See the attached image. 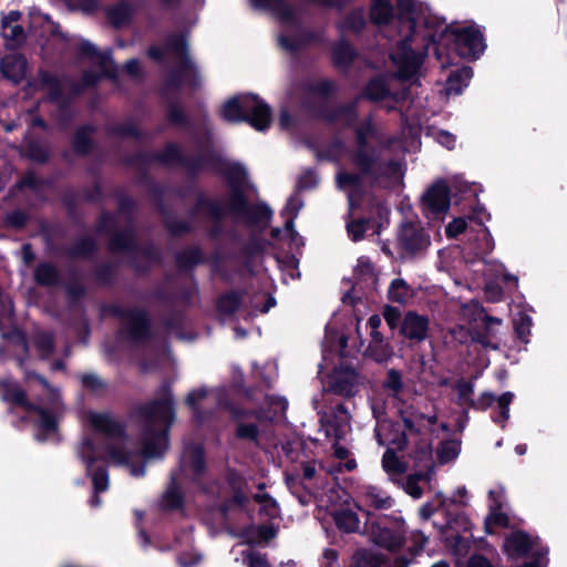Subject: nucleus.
Wrapping results in <instances>:
<instances>
[{
    "instance_id": "nucleus-1",
    "label": "nucleus",
    "mask_w": 567,
    "mask_h": 567,
    "mask_svg": "<svg viewBox=\"0 0 567 567\" xmlns=\"http://www.w3.org/2000/svg\"><path fill=\"white\" fill-rule=\"evenodd\" d=\"M174 419L173 398L168 391L159 400L141 408L138 423L143 449L138 452L124 435L122 426L109 414L87 412L85 422L92 433L79 445L78 455L92 476L95 494L109 487L105 468H95L99 460L105 458L111 464L124 466L132 476H143L146 461L161 457L167 451V433Z\"/></svg>"
},
{
    "instance_id": "nucleus-2",
    "label": "nucleus",
    "mask_w": 567,
    "mask_h": 567,
    "mask_svg": "<svg viewBox=\"0 0 567 567\" xmlns=\"http://www.w3.org/2000/svg\"><path fill=\"white\" fill-rule=\"evenodd\" d=\"M398 6L399 17L394 18L389 1L373 0L370 16L374 23L385 25V37L392 39L393 32H398L400 40L391 52V59L396 65L399 78L408 80L419 72L422 59L429 50L427 38L433 41V35H421L416 32L419 24L427 23V8L422 3L417 4L415 0H399Z\"/></svg>"
},
{
    "instance_id": "nucleus-3",
    "label": "nucleus",
    "mask_w": 567,
    "mask_h": 567,
    "mask_svg": "<svg viewBox=\"0 0 567 567\" xmlns=\"http://www.w3.org/2000/svg\"><path fill=\"white\" fill-rule=\"evenodd\" d=\"M374 136L375 131L370 123L358 131V152L353 156V164L360 169V173L340 172L337 175L338 187L348 194L351 208L359 204L360 194L371 177L378 179L385 187L399 185L403 177L401 163L390 162L382 166L378 162L374 151L368 148L369 140Z\"/></svg>"
},
{
    "instance_id": "nucleus-4",
    "label": "nucleus",
    "mask_w": 567,
    "mask_h": 567,
    "mask_svg": "<svg viewBox=\"0 0 567 567\" xmlns=\"http://www.w3.org/2000/svg\"><path fill=\"white\" fill-rule=\"evenodd\" d=\"M228 178L231 182L233 193L225 205L208 203L207 209L215 218H220L228 213L243 218L249 224L266 223L271 216V210L266 205L248 206L243 197L241 187L246 182V172L240 165L234 164L228 168Z\"/></svg>"
},
{
    "instance_id": "nucleus-5",
    "label": "nucleus",
    "mask_w": 567,
    "mask_h": 567,
    "mask_svg": "<svg viewBox=\"0 0 567 567\" xmlns=\"http://www.w3.org/2000/svg\"><path fill=\"white\" fill-rule=\"evenodd\" d=\"M0 394L4 401L22 406L27 412H33L37 415L35 423L39 432L37 440L44 441L49 434L54 433L56 415L60 409L58 394L52 393V403L50 408L44 405L35 406L27 401L25 393L12 382L0 383Z\"/></svg>"
},
{
    "instance_id": "nucleus-6",
    "label": "nucleus",
    "mask_w": 567,
    "mask_h": 567,
    "mask_svg": "<svg viewBox=\"0 0 567 567\" xmlns=\"http://www.w3.org/2000/svg\"><path fill=\"white\" fill-rule=\"evenodd\" d=\"M220 116L229 122L247 121L255 130L265 131L271 121L269 106L256 95L244 94L227 101Z\"/></svg>"
},
{
    "instance_id": "nucleus-7",
    "label": "nucleus",
    "mask_w": 567,
    "mask_h": 567,
    "mask_svg": "<svg viewBox=\"0 0 567 567\" xmlns=\"http://www.w3.org/2000/svg\"><path fill=\"white\" fill-rule=\"evenodd\" d=\"M148 55L154 60H174L178 63L173 74L175 84H195L197 73L195 65L186 55V41L183 35L171 37L164 48H151Z\"/></svg>"
},
{
    "instance_id": "nucleus-8",
    "label": "nucleus",
    "mask_w": 567,
    "mask_h": 567,
    "mask_svg": "<svg viewBox=\"0 0 567 567\" xmlns=\"http://www.w3.org/2000/svg\"><path fill=\"white\" fill-rule=\"evenodd\" d=\"M369 533L372 540L386 549L394 550L402 545L404 523L401 518L380 517L372 519L368 513Z\"/></svg>"
},
{
    "instance_id": "nucleus-9",
    "label": "nucleus",
    "mask_w": 567,
    "mask_h": 567,
    "mask_svg": "<svg viewBox=\"0 0 567 567\" xmlns=\"http://www.w3.org/2000/svg\"><path fill=\"white\" fill-rule=\"evenodd\" d=\"M447 35L453 38L454 50L461 58L476 59L484 51L483 35L474 27L456 28L451 30Z\"/></svg>"
},
{
    "instance_id": "nucleus-10",
    "label": "nucleus",
    "mask_w": 567,
    "mask_h": 567,
    "mask_svg": "<svg viewBox=\"0 0 567 567\" xmlns=\"http://www.w3.org/2000/svg\"><path fill=\"white\" fill-rule=\"evenodd\" d=\"M312 404L320 417V431H322L327 439L340 441L343 440L351 431L350 415L342 405H338L333 414L322 413L318 400L315 398Z\"/></svg>"
},
{
    "instance_id": "nucleus-11",
    "label": "nucleus",
    "mask_w": 567,
    "mask_h": 567,
    "mask_svg": "<svg viewBox=\"0 0 567 567\" xmlns=\"http://www.w3.org/2000/svg\"><path fill=\"white\" fill-rule=\"evenodd\" d=\"M373 416L377 420L375 439L380 445H392L402 450L406 444L405 434L384 417L383 403L377 400L371 402Z\"/></svg>"
},
{
    "instance_id": "nucleus-12",
    "label": "nucleus",
    "mask_w": 567,
    "mask_h": 567,
    "mask_svg": "<svg viewBox=\"0 0 567 567\" xmlns=\"http://www.w3.org/2000/svg\"><path fill=\"white\" fill-rule=\"evenodd\" d=\"M362 383L360 375L353 368L342 365L336 369L328 379L327 389L338 395H354Z\"/></svg>"
},
{
    "instance_id": "nucleus-13",
    "label": "nucleus",
    "mask_w": 567,
    "mask_h": 567,
    "mask_svg": "<svg viewBox=\"0 0 567 567\" xmlns=\"http://www.w3.org/2000/svg\"><path fill=\"white\" fill-rule=\"evenodd\" d=\"M450 206L449 188L444 182H439L423 195V208L432 218H441Z\"/></svg>"
},
{
    "instance_id": "nucleus-14",
    "label": "nucleus",
    "mask_w": 567,
    "mask_h": 567,
    "mask_svg": "<svg viewBox=\"0 0 567 567\" xmlns=\"http://www.w3.org/2000/svg\"><path fill=\"white\" fill-rule=\"evenodd\" d=\"M21 12L10 11L1 20V34L10 48L20 47L25 41V31L19 24Z\"/></svg>"
},
{
    "instance_id": "nucleus-15",
    "label": "nucleus",
    "mask_w": 567,
    "mask_h": 567,
    "mask_svg": "<svg viewBox=\"0 0 567 567\" xmlns=\"http://www.w3.org/2000/svg\"><path fill=\"white\" fill-rule=\"evenodd\" d=\"M399 243L408 252H415L425 248L430 240L417 225L413 223H405L400 229Z\"/></svg>"
},
{
    "instance_id": "nucleus-16",
    "label": "nucleus",
    "mask_w": 567,
    "mask_h": 567,
    "mask_svg": "<svg viewBox=\"0 0 567 567\" xmlns=\"http://www.w3.org/2000/svg\"><path fill=\"white\" fill-rule=\"evenodd\" d=\"M302 207V202L300 200V198L297 196V195H292L286 206H285V209H284V213L288 216V219L286 221V226H285V229L284 230H280V229H274L272 230V236L275 238L279 237V235L281 233L285 234V236H287L291 243V245L296 246V247H299L302 245V239L301 237L297 234V231L293 229V218L297 216L298 212L300 210V208Z\"/></svg>"
},
{
    "instance_id": "nucleus-17",
    "label": "nucleus",
    "mask_w": 567,
    "mask_h": 567,
    "mask_svg": "<svg viewBox=\"0 0 567 567\" xmlns=\"http://www.w3.org/2000/svg\"><path fill=\"white\" fill-rule=\"evenodd\" d=\"M429 320L415 312H408L401 326V332L409 339L421 341L426 338Z\"/></svg>"
},
{
    "instance_id": "nucleus-18",
    "label": "nucleus",
    "mask_w": 567,
    "mask_h": 567,
    "mask_svg": "<svg viewBox=\"0 0 567 567\" xmlns=\"http://www.w3.org/2000/svg\"><path fill=\"white\" fill-rule=\"evenodd\" d=\"M204 470L203 451L199 446L187 447L182 456V475L195 478Z\"/></svg>"
},
{
    "instance_id": "nucleus-19",
    "label": "nucleus",
    "mask_w": 567,
    "mask_h": 567,
    "mask_svg": "<svg viewBox=\"0 0 567 567\" xmlns=\"http://www.w3.org/2000/svg\"><path fill=\"white\" fill-rule=\"evenodd\" d=\"M359 495L369 505L377 509H388L394 504V501L384 491L370 484L359 487Z\"/></svg>"
},
{
    "instance_id": "nucleus-20",
    "label": "nucleus",
    "mask_w": 567,
    "mask_h": 567,
    "mask_svg": "<svg viewBox=\"0 0 567 567\" xmlns=\"http://www.w3.org/2000/svg\"><path fill=\"white\" fill-rule=\"evenodd\" d=\"M514 399V394L512 392H505L501 396L495 398L493 393L485 392L483 393L477 402L476 406L478 409H487L497 402V405L501 410L499 419H495V422L504 424L509 417V404Z\"/></svg>"
},
{
    "instance_id": "nucleus-21",
    "label": "nucleus",
    "mask_w": 567,
    "mask_h": 567,
    "mask_svg": "<svg viewBox=\"0 0 567 567\" xmlns=\"http://www.w3.org/2000/svg\"><path fill=\"white\" fill-rule=\"evenodd\" d=\"M79 51L82 55L89 56L93 63L97 64L102 74L111 75L114 72V63L109 52H99L96 48L87 41L80 43Z\"/></svg>"
},
{
    "instance_id": "nucleus-22",
    "label": "nucleus",
    "mask_w": 567,
    "mask_h": 567,
    "mask_svg": "<svg viewBox=\"0 0 567 567\" xmlns=\"http://www.w3.org/2000/svg\"><path fill=\"white\" fill-rule=\"evenodd\" d=\"M534 546V540L523 532L511 534L504 543V549L509 557L524 556L528 550H532Z\"/></svg>"
},
{
    "instance_id": "nucleus-23",
    "label": "nucleus",
    "mask_w": 567,
    "mask_h": 567,
    "mask_svg": "<svg viewBox=\"0 0 567 567\" xmlns=\"http://www.w3.org/2000/svg\"><path fill=\"white\" fill-rule=\"evenodd\" d=\"M1 71L11 81L20 82L25 75L27 61L20 54H9L1 61Z\"/></svg>"
},
{
    "instance_id": "nucleus-24",
    "label": "nucleus",
    "mask_w": 567,
    "mask_h": 567,
    "mask_svg": "<svg viewBox=\"0 0 567 567\" xmlns=\"http://www.w3.org/2000/svg\"><path fill=\"white\" fill-rule=\"evenodd\" d=\"M125 326L130 336L135 340H141L147 334L148 323L144 312L132 310L125 316Z\"/></svg>"
},
{
    "instance_id": "nucleus-25",
    "label": "nucleus",
    "mask_w": 567,
    "mask_h": 567,
    "mask_svg": "<svg viewBox=\"0 0 567 567\" xmlns=\"http://www.w3.org/2000/svg\"><path fill=\"white\" fill-rule=\"evenodd\" d=\"M472 75V69L467 66L453 71L450 74L444 89L446 96L460 94L462 90L467 86Z\"/></svg>"
},
{
    "instance_id": "nucleus-26",
    "label": "nucleus",
    "mask_w": 567,
    "mask_h": 567,
    "mask_svg": "<svg viewBox=\"0 0 567 567\" xmlns=\"http://www.w3.org/2000/svg\"><path fill=\"white\" fill-rule=\"evenodd\" d=\"M472 75V69L467 66L453 71L450 74L444 89L446 96L460 94L462 90L467 86Z\"/></svg>"
},
{
    "instance_id": "nucleus-27",
    "label": "nucleus",
    "mask_w": 567,
    "mask_h": 567,
    "mask_svg": "<svg viewBox=\"0 0 567 567\" xmlns=\"http://www.w3.org/2000/svg\"><path fill=\"white\" fill-rule=\"evenodd\" d=\"M334 522L338 528L342 529L347 533L359 532L360 529V520L355 512L351 508H341L337 511L333 515Z\"/></svg>"
},
{
    "instance_id": "nucleus-28",
    "label": "nucleus",
    "mask_w": 567,
    "mask_h": 567,
    "mask_svg": "<svg viewBox=\"0 0 567 567\" xmlns=\"http://www.w3.org/2000/svg\"><path fill=\"white\" fill-rule=\"evenodd\" d=\"M251 4L258 9H269L278 14L282 20L292 18V9L284 0H250Z\"/></svg>"
},
{
    "instance_id": "nucleus-29",
    "label": "nucleus",
    "mask_w": 567,
    "mask_h": 567,
    "mask_svg": "<svg viewBox=\"0 0 567 567\" xmlns=\"http://www.w3.org/2000/svg\"><path fill=\"white\" fill-rule=\"evenodd\" d=\"M388 295L391 301L403 305L412 297V289L403 279H394L389 287Z\"/></svg>"
},
{
    "instance_id": "nucleus-30",
    "label": "nucleus",
    "mask_w": 567,
    "mask_h": 567,
    "mask_svg": "<svg viewBox=\"0 0 567 567\" xmlns=\"http://www.w3.org/2000/svg\"><path fill=\"white\" fill-rule=\"evenodd\" d=\"M265 402H266L267 409L266 408H261L259 410V412H258V417L259 419L270 420L274 416L284 413L286 411L287 404H288L285 399H282V398H272V396H267L265 399Z\"/></svg>"
},
{
    "instance_id": "nucleus-31",
    "label": "nucleus",
    "mask_w": 567,
    "mask_h": 567,
    "mask_svg": "<svg viewBox=\"0 0 567 567\" xmlns=\"http://www.w3.org/2000/svg\"><path fill=\"white\" fill-rule=\"evenodd\" d=\"M364 95L369 100L381 101L391 95V90L383 79H375L367 85Z\"/></svg>"
},
{
    "instance_id": "nucleus-32",
    "label": "nucleus",
    "mask_w": 567,
    "mask_h": 567,
    "mask_svg": "<svg viewBox=\"0 0 567 567\" xmlns=\"http://www.w3.org/2000/svg\"><path fill=\"white\" fill-rule=\"evenodd\" d=\"M382 467L390 476L400 475L406 470L404 463L390 450L383 454Z\"/></svg>"
},
{
    "instance_id": "nucleus-33",
    "label": "nucleus",
    "mask_w": 567,
    "mask_h": 567,
    "mask_svg": "<svg viewBox=\"0 0 567 567\" xmlns=\"http://www.w3.org/2000/svg\"><path fill=\"white\" fill-rule=\"evenodd\" d=\"M430 474L429 473H416L409 475L404 482V489L405 492L411 495L413 498H420L422 496V488L419 486V482L421 481H429Z\"/></svg>"
},
{
    "instance_id": "nucleus-34",
    "label": "nucleus",
    "mask_w": 567,
    "mask_h": 567,
    "mask_svg": "<svg viewBox=\"0 0 567 567\" xmlns=\"http://www.w3.org/2000/svg\"><path fill=\"white\" fill-rule=\"evenodd\" d=\"M367 353L377 362H386L392 357V350L383 341L370 343Z\"/></svg>"
},
{
    "instance_id": "nucleus-35",
    "label": "nucleus",
    "mask_w": 567,
    "mask_h": 567,
    "mask_svg": "<svg viewBox=\"0 0 567 567\" xmlns=\"http://www.w3.org/2000/svg\"><path fill=\"white\" fill-rule=\"evenodd\" d=\"M181 480L179 475H173V486H171L164 495V505L168 508H177L182 504V495L177 487V482Z\"/></svg>"
},
{
    "instance_id": "nucleus-36",
    "label": "nucleus",
    "mask_w": 567,
    "mask_h": 567,
    "mask_svg": "<svg viewBox=\"0 0 567 567\" xmlns=\"http://www.w3.org/2000/svg\"><path fill=\"white\" fill-rule=\"evenodd\" d=\"M487 271L489 276L495 279H502L505 284H513L514 286L517 285V277L508 274L504 266L499 262H488Z\"/></svg>"
},
{
    "instance_id": "nucleus-37",
    "label": "nucleus",
    "mask_w": 567,
    "mask_h": 567,
    "mask_svg": "<svg viewBox=\"0 0 567 567\" xmlns=\"http://www.w3.org/2000/svg\"><path fill=\"white\" fill-rule=\"evenodd\" d=\"M491 513L486 517L485 522V528L487 533H493V526H506L508 518L507 516L501 511L502 507H489Z\"/></svg>"
},
{
    "instance_id": "nucleus-38",
    "label": "nucleus",
    "mask_w": 567,
    "mask_h": 567,
    "mask_svg": "<svg viewBox=\"0 0 567 567\" xmlns=\"http://www.w3.org/2000/svg\"><path fill=\"white\" fill-rule=\"evenodd\" d=\"M56 278L55 268L49 264H42L35 270V279L41 285H52Z\"/></svg>"
},
{
    "instance_id": "nucleus-39",
    "label": "nucleus",
    "mask_w": 567,
    "mask_h": 567,
    "mask_svg": "<svg viewBox=\"0 0 567 567\" xmlns=\"http://www.w3.org/2000/svg\"><path fill=\"white\" fill-rule=\"evenodd\" d=\"M460 452V446L454 441L443 442L437 451L439 460L441 463H447L454 460Z\"/></svg>"
},
{
    "instance_id": "nucleus-40",
    "label": "nucleus",
    "mask_w": 567,
    "mask_h": 567,
    "mask_svg": "<svg viewBox=\"0 0 567 567\" xmlns=\"http://www.w3.org/2000/svg\"><path fill=\"white\" fill-rule=\"evenodd\" d=\"M255 501L260 504V511L264 512L268 517H276L279 513L278 505L275 499L266 494H256Z\"/></svg>"
},
{
    "instance_id": "nucleus-41",
    "label": "nucleus",
    "mask_w": 567,
    "mask_h": 567,
    "mask_svg": "<svg viewBox=\"0 0 567 567\" xmlns=\"http://www.w3.org/2000/svg\"><path fill=\"white\" fill-rule=\"evenodd\" d=\"M371 228V224L368 220H357L348 224V234L352 240H360L363 235Z\"/></svg>"
},
{
    "instance_id": "nucleus-42",
    "label": "nucleus",
    "mask_w": 567,
    "mask_h": 567,
    "mask_svg": "<svg viewBox=\"0 0 567 567\" xmlns=\"http://www.w3.org/2000/svg\"><path fill=\"white\" fill-rule=\"evenodd\" d=\"M430 135L433 136L437 143L449 150H452L455 146L456 137L447 131L431 128Z\"/></svg>"
},
{
    "instance_id": "nucleus-43",
    "label": "nucleus",
    "mask_w": 567,
    "mask_h": 567,
    "mask_svg": "<svg viewBox=\"0 0 567 567\" xmlns=\"http://www.w3.org/2000/svg\"><path fill=\"white\" fill-rule=\"evenodd\" d=\"M240 305L239 296L236 293H227L219 299L218 307L220 311L233 313Z\"/></svg>"
},
{
    "instance_id": "nucleus-44",
    "label": "nucleus",
    "mask_w": 567,
    "mask_h": 567,
    "mask_svg": "<svg viewBox=\"0 0 567 567\" xmlns=\"http://www.w3.org/2000/svg\"><path fill=\"white\" fill-rule=\"evenodd\" d=\"M35 344L39 351L44 355H49L53 350L52 336L49 332H39L35 337Z\"/></svg>"
},
{
    "instance_id": "nucleus-45",
    "label": "nucleus",
    "mask_w": 567,
    "mask_h": 567,
    "mask_svg": "<svg viewBox=\"0 0 567 567\" xmlns=\"http://www.w3.org/2000/svg\"><path fill=\"white\" fill-rule=\"evenodd\" d=\"M483 212L482 207L475 208L473 212V215L470 217L471 219L477 220L480 226L482 227L481 234L483 236V239L485 241V250L491 251L494 247V243L491 238V235L486 227H483L484 218L481 216V213Z\"/></svg>"
},
{
    "instance_id": "nucleus-46",
    "label": "nucleus",
    "mask_w": 567,
    "mask_h": 567,
    "mask_svg": "<svg viewBox=\"0 0 567 567\" xmlns=\"http://www.w3.org/2000/svg\"><path fill=\"white\" fill-rule=\"evenodd\" d=\"M333 55L337 63L344 64L352 59L353 50L348 43L341 42L338 45H336L333 50Z\"/></svg>"
},
{
    "instance_id": "nucleus-47",
    "label": "nucleus",
    "mask_w": 567,
    "mask_h": 567,
    "mask_svg": "<svg viewBox=\"0 0 567 567\" xmlns=\"http://www.w3.org/2000/svg\"><path fill=\"white\" fill-rule=\"evenodd\" d=\"M402 378L396 370H390L384 381V388L396 395L402 389Z\"/></svg>"
},
{
    "instance_id": "nucleus-48",
    "label": "nucleus",
    "mask_w": 567,
    "mask_h": 567,
    "mask_svg": "<svg viewBox=\"0 0 567 567\" xmlns=\"http://www.w3.org/2000/svg\"><path fill=\"white\" fill-rule=\"evenodd\" d=\"M207 394L208 392L206 389H197L189 392V394L186 398V403L193 410L194 413H197L200 401L205 399Z\"/></svg>"
},
{
    "instance_id": "nucleus-49",
    "label": "nucleus",
    "mask_w": 567,
    "mask_h": 567,
    "mask_svg": "<svg viewBox=\"0 0 567 567\" xmlns=\"http://www.w3.org/2000/svg\"><path fill=\"white\" fill-rule=\"evenodd\" d=\"M530 324L532 322L528 317H520L519 320H515V331L519 339H522L525 342L527 341V337L529 334Z\"/></svg>"
},
{
    "instance_id": "nucleus-50",
    "label": "nucleus",
    "mask_w": 567,
    "mask_h": 567,
    "mask_svg": "<svg viewBox=\"0 0 567 567\" xmlns=\"http://www.w3.org/2000/svg\"><path fill=\"white\" fill-rule=\"evenodd\" d=\"M364 25V18L361 11L353 12L344 21V27L352 31H360Z\"/></svg>"
},
{
    "instance_id": "nucleus-51",
    "label": "nucleus",
    "mask_w": 567,
    "mask_h": 567,
    "mask_svg": "<svg viewBox=\"0 0 567 567\" xmlns=\"http://www.w3.org/2000/svg\"><path fill=\"white\" fill-rule=\"evenodd\" d=\"M109 17L113 24L122 25L128 19V10L125 7H116L110 11Z\"/></svg>"
},
{
    "instance_id": "nucleus-52",
    "label": "nucleus",
    "mask_w": 567,
    "mask_h": 567,
    "mask_svg": "<svg viewBox=\"0 0 567 567\" xmlns=\"http://www.w3.org/2000/svg\"><path fill=\"white\" fill-rule=\"evenodd\" d=\"M82 384L84 388L97 392L104 388L103 381L95 374H85L82 377Z\"/></svg>"
},
{
    "instance_id": "nucleus-53",
    "label": "nucleus",
    "mask_w": 567,
    "mask_h": 567,
    "mask_svg": "<svg viewBox=\"0 0 567 567\" xmlns=\"http://www.w3.org/2000/svg\"><path fill=\"white\" fill-rule=\"evenodd\" d=\"M466 228V220L462 217L453 219L446 227V235L449 237H455L463 233Z\"/></svg>"
},
{
    "instance_id": "nucleus-54",
    "label": "nucleus",
    "mask_w": 567,
    "mask_h": 567,
    "mask_svg": "<svg viewBox=\"0 0 567 567\" xmlns=\"http://www.w3.org/2000/svg\"><path fill=\"white\" fill-rule=\"evenodd\" d=\"M258 430L255 424L240 423L237 429L239 437L255 440L257 437Z\"/></svg>"
},
{
    "instance_id": "nucleus-55",
    "label": "nucleus",
    "mask_w": 567,
    "mask_h": 567,
    "mask_svg": "<svg viewBox=\"0 0 567 567\" xmlns=\"http://www.w3.org/2000/svg\"><path fill=\"white\" fill-rule=\"evenodd\" d=\"M384 319L390 328H395L400 321L401 313L396 308L385 307L384 309Z\"/></svg>"
},
{
    "instance_id": "nucleus-56",
    "label": "nucleus",
    "mask_w": 567,
    "mask_h": 567,
    "mask_svg": "<svg viewBox=\"0 0 567 567\" xmlns=\"http://www.w3.org/2000/svg\"><path fill=\"white\" fill-rule=\"evenodd\" d=\"M489 499H491V506L494 507H502L503 506V499H504V489L503 487L498 486L494 489H491L488 493Z\"/></svg>"
},
{
    "instance_id": "nucleus-57",
    "label": "nucleus",
    "mask_w": 567,
    "mask_h": 567,
    "mask_svg": "<svg viewBox=\"0 0 567 567\" xmlns=\"http://www.w3.org/2000/svg\"><path fill=\"white\" fill-rule=\"evenodd\" d=\"M247 558L249 567H268L266 559L251 550H247Z\"/></svg>"
},
{
    "instance_id": "nucleus-58",
    "label": "nucleus",
    "mask_w": 567,
    "mask_h": 567,
    "mask_svg": "<svg viewBox=\"0 0 567 567\" xmlns=\"http://www.w3.org/2000/svg\"><path fill=\"white\" fill-rule=\"evenodd\" d=\"M179 156V150L177 146L175 145H169L166 147V150L164 151L163 155H162V159L163 162L165 163H172L174 162L175 159H177Z\"/></svg>"
},
{
    "instance_id": "nucleus-59",
    "label": "nucleus",
    "mask_w": 567,
    "mask_h": 567,
    "mask_svg": "<svg viewBox=\"0 0 567 567\" xmlns=\"http://www.w3.org/2000/svg\"><path fill=\"white\" fill-rule=\"evenodd\" d=\"M43 83L50 90V97L52 100L56 99L59 94H58V92L54 91V89L55 87H60L59 81L55 78L51 76V75H44L43 76Z\"/></svg>"
},
{
    "instance_id": "nucleus-60",
    "label": "nucleus",
    "mask_w": 567,
    "mask_h": 567,
    "mask_svg": "<svg viewBox=\"0 0 567 567\" xmlns=\"http://www.w3.org/2000/svg\"><path fill=\"white\" fill-rule=\"evenodd\" d=\"M89 141L84 136V132H79L74 140V147L78 152L84 153L87 150Z\"/></svg>"
},
{
    "instance_id": "nucleus-61",
    "label": "nucleus",
    "mask_w": 567,
    "mask_h": 567,
    "mask_svg": "<svg viewBox=\"0 0 567 567\" xmlns=\"http://www.w3.org/2000/svg\"><path fill=\"white\" fill-rule=\"evenodd\" d=\"M257 533L258 540H268L275 536V530L269 526H259Z\"/></svg>"
},
{
    "instance_id": "nucleus-62",
    "label": "nucleus",
    "mask_w": 567,
    "mask_h": 567,
    "mask_svg": "<svg viewBox=\"0 0 567 567\" xmlns=\"http://www.w3.org/2000/svg\"><path fill=\"white\" fill-rule=\"evenodd\" d=\"M467 567H491V564L482 556H473L468 560Z\"/></svg>"
},
{
    "instance_id": "nucleus-63",
    "label": "nucleus",
    "mask_w": 567,
    "mask_h": 567,
    "mask_svg": "<svg viewBox=\"0 0 567 567\" xmlns=\"http://www.w3.org/2000/svg\"><path fill=\"white\" fill-rule=\"evenodd\" d=\"M324 561L322 563L323 567H332V564L337 561V551L333 549H327L324 551Z\"/></svg>"
},
{
    "instance_id": "nucleus-64",
    "label": "nucleus",
    "mask_w": 567,
    "mask_h": 567,
    "mask_svg": "<svg viewBox=\"0 0 567 567\" xmlns=\"http://www.w3.org/2000/svg\"><path fill=\"white\" fill-rule=\"evenodd\" d=\"M125 71L127 74L132 76H137L140 74V62L137 60H131L125 64Z\"/></svg>"
}]
</instances>
